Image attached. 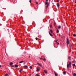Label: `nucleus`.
Returning a JSON list of instances; mask_svg holds the SVG:
<instances>
[{
  "label": "nucleus",
  "instance_id": "obj_1",
  "mask_svg": "<svg viewBox=\"0 0 76 76\" xmlns=\"http://www.w3.org/2000/svg\"><path fill=\"white\" fill-rule=\"evenodd\" d=\"M48 0H46L45 3V5H47L46 6V8L47 9L48 8V6L49 5H50V4H49V3L48 2H47L48 1Z\"/></svg>",
  "mask_w": 76,
  "mask_h": 76
},
{
  "label": "nucleus",
  "instance_id": "obj_2",
  "mask_svg": "<svg viewBox=\"0 0 76 76\" xmlns=\"http://www.w3.org/2000/svg\"><path fill=\"white\" fill-rule=\"evenodd\" d=\"M66 44L67 45L69 44V39H66Z\"/></svg>",
  "mask_w": 76,
  "mask_h": 76
},
{
  "label": "nucleus",
  "instance_id": "obj_3",
  "mask_svg": "<svg viewBox=\"0 0 76 76\" xmlns=\"http://www.w3.org/2000/svg\"><path fill=\"white\" fill-rule=\"evenodd\" d=\"M40 70V68L39 67H38L37 68V72H39Z\"/></svg>",
  "mask_w": 76,
  "mask_h": 76
},
{
  "label": "nucleus",
  "instance_id": "obj_4",
  "mask_svg": "<svg viewBox=\"0 0 76 76\" xmlns=\"http://www.w3.org/2000/svg\"><path fill=\"white\" fill-rule=\"evenodd\" d=\"M69 66L70 68H71V62L70 61H69Z\"/></svg>",
  "mask_w": 76,
  "mask_h": 76
},
{
  "label": "nucleus",
  "instance_id": "obj_5",
  "mask_svg": "<svg viewBox=\"0 0 76 76\" xmlns=\"http://www.w3.org/2000/svg\"><path fill=\"white\" fill-rule=\"evenodd\" d=\"M37 64L39 65V66H40V67H42V65H41V64H40L39 63H37Z\"/></svg>",
  "mask_w": 76,
  "mask_h": 76
},
{
  "label": "nucleus",
  "instance_id": "obj_6",
  "mask_svg": "<svg viewBox=\"0 0 76 76\" xmlns=\"http://www.w3.org/2000/svg\"><path fill=\"white\" fill-rule=\"evenodd\" d=\"M49 33L51 37H53V35L51 34L52 33H50V31H49Z\"/></svg>",
  "mask_w": 76,
  "mask_h": 76
},
{
  "label": "nucleus",
  "instance_id": "obj_7",
  "mask_svg": "<svg viewBox=\"0 0 76 76\" xmlns=\"http://www.w3.org/2000/svg\"><path fill=\"white\" fill-rule=\"evenodd\" d=\"M12 64H13V62H11L10 63V66H12Z\"/></svg>",
  "mask_w": 76,
  "mask_h": 76
},
{
  "label": "nucleus",
  "instance_id": "obj_8",
  "mask_svg": "<svg viewBox=\"0 0 76 76\" xmlns=\"http://www.w3.org/2000/svg\"><path fill=\"white\" fill-rule=\"evenodd\" d=\"M50 33L51 34H53V30H50Z\"/></svg>",
  "mask_w": 76,
  "mask_h": 76
},
{
  "label": "nucleus",
  "instance_id": "obj_9",
  "mask_svg": "<svg viewBox=\"0 0 76 76\" xmlns=\"http://www.w3.org/2000/svg\"><path fill=\"white\" fill-rule=\"evenodd\" d=\"M57 5L58 7H59V3H57Z\"/></svg>",
  "mask_w": 76,
  "mask_h": 76
},
{
  "label": "nucleus",
  "instance_id": "obj_10",
  "mask_svg": "<svg viewBox=\"0 0 76 76\" xmlns=\"http://www.w3.org/2000/svg\"><path fill=\"white\" fill-rule=\"evenodd\" d=\"M44 72H45V73H47V71L46 70H44Z\"/></svg>",
  "mask_w": 76,
  "mask_h": 76
},
{
  "label": "nucleus",
  "instance_id": "obj_11",
  "mask_svg": "<svg viewBox=\"0 0 76 76\" xmlns=\"http://www.w3.org/2000/svg\"><path fill=\"white\" fill-rule=\"evenodd\" d=\"M63 73L64 75H66V71L63 72Z\"/></svg>",
  "mask_w": 76,
  "mask_h": 76
},
{
  "label": "nucleus",
  "instance_id": "obj_12",
  "mask_svg": "<svg viewBox=\"0 0 76 76\" xmlns=\"http://www.w3.org/2000/svg\"><path fill=\"white\" fill-rule=\"evenodd\" d=\"M23 70V69H20V70L19 71V72L20 73V72H21V71H22Z\"/></svg>",
  "mask_w": 76,
  "mask_h": 76
},
{
  "label": "nucleus",
  "instance_id": "obj_13",
  "mask_svg": "<svg viewBox=\"0 0 76 76\" xmlns=\"http://www.w3.org/2000/svg\"><path fill=\"white\" fill-rule=\"evenodd\" d=\"M55 73V76H58V75H57V74H56V72H54Z\"/></svg>",
  "mask_w": 76,
  "mask_h": 76
},
{
  "label": "nucleus",
  "instance_id": "obj_14",
  "mask_svg": "<svg viewBox=\"0 0 76 76\" xmlns=\"http://www.w3.org/2000/svg\"><path fill=\"white\" fill-rule=\"evenodd\" d=\"M73 75L74 76H76V73H74L73 74Z\"/></svg>",
  "mask_w": 76,
  "mask_h": 76
},
{
  "label": "nucleus",
  "instance_id": "obj_15",
  "mask_svg": "<svg viewBox=\"0 0 76 76\" xmlns=\"http://www.w3.org/2000/svg\"><path fill=\"white\" fill-rule=\"evenodd\" d=\"M15 67H18V65H15Z\"/></svg>",
  "mask_w": 76,
  "mask_h": 76
},
{
  "label": "nucleus",
  "instance_id": "obj_16",
  "mask_svg": "<svg viewBox=\"0 0 76 76\" xmlns=\"http://www.w3.org/2000/svg\"><path fill=\"white\" fill-rule=\"evenodd\" d=\"M58 28L59 29H60L61 28V26H59L58 27Z\"/></svg>",
  "mask_w": 76,
  "mask_h": 76
},
{
  "label": "nucleus",
  "instance_id": "obj_17",
  "mask_svg": "<svg viewBox=\"0 0 76 76\" xmlns=\"http://www.w3.org/2000/svg\"><path fill=\"white\" fill-rule=\"evenodd\" d=\"M67 68H69V64H67Z\"/></svg>",
  "mask_w": 76,
  "mask_h": 76
},
{
  "label": "nucleus",
  "instance_id": "obj_18",
  "mask_svg": "<svg viewBox=\"0 0 76 76\" xmlns=\"http://www.w3.org/2000/svg\"><path fill=\"white\" fill-rule=\"evenodd\" d=\"M23 62H24L23 61H22L20 62V63H23Z\"/></svg>",
  "mask_w": 76,
  "mask_h": 76
},
{
  "label": "nucleus",
  "instance_id": "obj_19",
  "mask_svg": "<svg viewBox=\"0 0 76 76\" xmlns=\"http://www.w3.org/2000/svg\"><path fill=\"white\" fill-rule=\"evenodd\" d=\"M57 33H58L59 32V31H58V30H57L56 31Z\"/></svg>",
  "mask_w": 76,
  "mask_h": 76
},
{
  "label": "nucleus",
  "instance_id": "obj_20",
  "mask_svg": "<svg viewBox=\"0 0 76 76\" xmlns=\"http://www.w3.org/2000/svg\"><path fill=\"white\" fill-rule=\"evenodd\" d=\"M73 36L74 37H76V34H74L73 35Z\"/></svg>",
  "mask_w": 76,
  "mask_h": 76
},
{
  "label": "nucleus",
  "instance_id": "obj_21",
  "mask_svg": "<svg viewBox=\"0 0 76 76\" xmlns=\"http://www.w3.org/2000/svg\"><path fill=\"white\" fill-rule=\"evenodd\" d=\"M43 60L44 61H46V59H45V58L44 59H43Z\"/></svg>",
  "mask_w": 76,
  "mask_h": 76
},
{
  "label": "nucleus",
  "instance_id": "obj_22",
  "mask_svg": "<svg viewBox=\"0 0 76 76\" xmlns=\"http://www.w3.org/2000/svg\"><path fill=\"white\" fill-rule=\"evenodd\" d=\"M68 59H70L71 58V57L70 56H69L68 58Z\"/></svg>",
  "mask_w": 76,
  "mask_h": 76
},
{
  "label": "nucleus",
  "instance_id": "obj_23",
  "mask_svg": "<svg viewBox=\"0 0 76 76\" xmlns=\"http://www.w3.org/2000/svg\"><path fill=\"white\" fill-rule=\"evenodd\" d=\"M30 69H32V66H30Z\"/></svg>",
  "mask_w": 76,
  "mask_h": 76
},
{
  "label": "nucleus",
  "instance_id": "obj_24",
  "mask_svg": "<svg viewBox=\"0 0 76 76\" xmlns=\"http://www.w3.org/2000/svg\"><path fill=\"white\" fill-rule=\"evenodd\" d=\"M9 76V75H8L7 74H5V76Z\"/></svg>",
  "mask_w": 76,
  "mask_h": 76
},
{
  "label": "nucleus",
  "instance_id": "obj_25",
  "mask_svg": "<svg viewBox=\"0 0 76 76\" xmlns=\"http://www.w3.org/2000/svg\"><path fill=\"white\" fill-rule=\"evenodd\" d=\"M74 0V2H75V3H76V0Z\"/></svg>",
  "mask_w": 76,
  "mask_h": 76
},
{
  "label": "nucleus",
  "instance_id": "obj_26",
  "mask_svg": "<svg viewBox=\"0 0 76 76\" xmlns=\"http://www.w3.org/2000/svg\"><path fill=\"white\" fill-rule=\"evenodd\" d=\"M36 40H38V38H37V37H36Z\"/></svg>",
  "mask_w": 76,
  "mask_h": 76
},
{
  "label": "nucleus",
  "instance_id": "obj_27",
  "mask_svg": "<svg viewBox=\"0 0 76 76\" xmlns=\"http://www.w3.org/2000/svg\"><path fill=\"white\" fill-rule=\"evenodd\" d=\"M35 76H40L39 75H38V74H36Z\"/></svg>",
  "mask_w": 76,
  "mask_h": 76
},
{
  "label": "nucleus",
  "instance_id": "obj_28",
  "mask_svg": "<svg viewBox=\"0 0 76 76\" xmlns=\"http://www.w3.org/2000/svg\"><path fill=\"white\" fill-rule=\"evenodd\" d=\"M24 67H27L28 66H27L26 65H25L24 66Z\"/></svg>",
  "mask_w": 76,
  "mask_h": 76
},
{
  "label": "nucleus",
  "instance_id": "obj_29",
  "mask_svg": "<svg viewBox=\"0 0 76 76\" xmlns=\"http://www.w3.org/2000/svg\"><path fill=\"white\" fill-rule=\"evenodd\" d=\"M72 66H75V64H73Z\"/></svg>",
  "mask_w": 76,
  "mask_h": 76
},
{
  "label": "nucleus",
  "instance_id": "obj_30",
  "mask_svg": "<svg viewBox=\"0 0 76 76\" xmlns=\"http://www.w3.org/2000/svg\"><path fill=\"white\" fill-rule=\"evenodd\" d=\"M69 47H70V48H71V47H72V45H69Z\"/></svg>",
  "mask_w": 76,
  "mask_h": 76
},
{
  "label": "nucleus",
  "instance_id": "obj_31",
  "mask_svg": "<svg viewBox=\"0 0 76 76\" xmlns=\"http://www.w3.org/2000/svg\"><path fill=\"white\" fill-rule=\"evenodd\" d=\"M40 59V60H43V59L42 58H39Z\"/></svg>",
  "mask_w": 76,
  "mask_h": 76
},
{
  "label": "nucleus",
  "instance_id": "obj_32",
  "mask_svg": "<svg viewBox=\"0 0 76 76\" xmlns=\"http://www.w3.org/2000/svg\"><path fill=\"white\" fill-rule=\"evenodd\" d=\"M11 67H14V66H13V65H11Z\"/></svg>",
  "mask_w": 76,
  "mask_h": 76
},
{
  "label": "nucleus",
  "instance_id": "obj_33",
  "mask_svg": "<svg viewBox=\"0 0 76 76\" xmlns=\"http://www.w3.org/2000/svg\"><path fill=\"white\" fill-rule=\"evenodd\" d=\"M29 2H30V3H31V0H29Z\"/></svg>",
  "mask_w": 76,
  "mask_h": 76
},
{
  "label": "nucleus",
  "instance_id": "obj_34",
  "mask_svg": "<svg viewBox=\"0 0 76 76\" xmlns=\"http://www.w3.org/2000/svg\"><path fill=\"white\" fill-rule=\"evenodd\" d=\"M50 27L51 28H52V25H50Z\"/></svg>",
  "mask_w": 76,
  "mask_h": 76
},
{
  "label": "nucleus",
  "instance_id": "obj_35",
  "mask_svg": "<svg viewBox=\"0 0 76 76\" xmlns=\"http://www.w3.org/2000/svg\"><path fill=\"white\" fill-rule=\"evenodd\" d=\"M36 4H38V2H36Z\"/></svg>",
  "mask_w": 76,
  "mask_h": 76
},
{
  "label": "nucleus",
  "instance_id": "obj_36",
  "mask_svg": "<svg viewBox=\"0 0 76 76\" xmlns=\"http://www.w3.org/2000/svg\"><path fill=\"white\" fill-rule=\"evenodd\" d=\"M58 1H58V0H56V2H58Z\"/></svg>",
  "mask_w": 76,
  "mask_h": 76
},
{
  "label": "nucleus",
  "instance_id": "obj_37",
  "mask_svg": "<svg viewBox=\"0 0 76 76\" xmlns=\"http://www.w3.org/2000/svg\"><path fill=\"white\" fill-rule=\"evenodd\" d=\"M1 67V65H0V68Z\"/></svg>",
  "mask_w": 76,
  "mask_h": 76
},
{
  "label": "nucleus",
  "instance_id": "obj_38",
  "mask_svg": "<svg viewBox=\"0 0 76 76\" xmlns=\"http://www.w3.org/2000/svg\"><path fill=\"white\" fill-rule=\"evenodd\" d=\"M57 41H58V40H57V41H56V42H57Z\"/></svg>",
  "mask_w": 76,
  "mask_h": 76
},
{
  "label": "nucleus",
  "instance_id": "obj_39",
  "mask_svg": "<svg viewBox=\"0 0 76 76\" xmlns=\"http://www.w3.org/2000/svg\"><path fill=\"white\" fill-rule=\"evenodd\" d=\"M72 62H73V63H74V62H75V61H72Z\"/></svg>",
  "mask_w": 76,
  "mask_h": 76
},
{
  "label": "nucleus",
  "instance_id": "obj_40",
  "mask_svg": "<svg viewBox=\"0 0 76 76\" xmlns=\"http://www.w3.org/2000/svg\"><path fill=\"white\" fill-rule=\"evenodd\" d=\"M25 64V63H24V64Z\"/></svg>",
  "mask_w": 76,
  "mask_h": 76
},
{
  "label": "nucleus",
  "instance_id": "obj_41",
  "mask_svg": "<svg viewBox=\"0 0 76 76\" xmlns=\"http://www.w3.org/2000/svg\"><path fill=\"white\" fill-rule=\"evenodd\" d=\"M29 57H30V56H29Z\"/></svg>",
  "mask_w": 76,
  "mask_h": 76
},
{
  "label": "nucleus",
  "instance_id": "obj_42",
  "mask_svg": "<svg viewBox=\"0 0 76 76\" xmlns=\"http://www.w3.org/2000/svg\"><path fill=\"white\" fill-rule=\"evenodd\" d=\"M58 44H59V43H58Z\"/></svg>",
  "mask_w": 76,
  "mask_h": 76
},
{
  "label": "nucleus",
  "instance_id": "obj_43",
  "mask_svg": "<svg viewBox=\"0 0 76 76\" xmlns=\"http://www.w3.org/2000/svg\"><path fill=\"white\" fill-rule=\"evenodd\" d=\"M44 58H45V57L44 56Z\"/></svg>",
  "mask_w": 76,
  "mask_h": 76
}]
</instances>
